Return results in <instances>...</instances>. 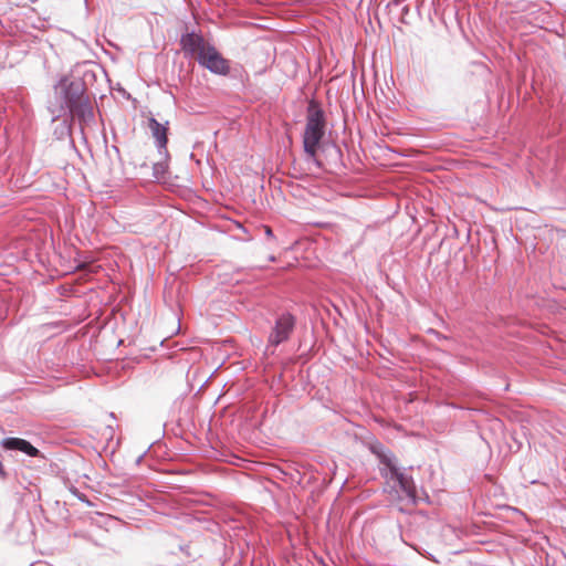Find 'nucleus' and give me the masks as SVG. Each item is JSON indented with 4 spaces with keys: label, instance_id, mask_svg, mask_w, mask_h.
I'll return each mask as SVG.
<instances>
[{
    "label": "nucleus",
    "instance_id": "nucleus-4",
    "mask_svg": "<svg viewBox=\"0 0 566 566\" xmlns=\"http://www.w3.org/2000/svg\"><path fill=\"white\" fill-rule=\"evenodd\" d=\"M296 327V317L289 311H282L274 317V324L268 336V348L277 347L290 340Z\"/></svg>",
    "mask_w": 566,
    "mask_h": 566
},
{
    "label": "nucleus",
    "instance_id": "nucleus-3",
    "mask_svg": "<svg viewBox=\"0 0 566 566\" xmlns=\"http://www.w3.org/2000/svg\"><path fill=\"white\" fill-rule=\"evenodd\" d=\"M326 118L323 108L315 99H311L306 108V125L303 134V148L305 154L315 163L317 167H322L321 161L316 158L317 150L325 135Z\"/></svg>",
    "mask_w": 566,
    "mask_h": 566
},
{
    "label": "nucleus",
    "instance_id": "nucleus-12",
    "mask_svg": "<svg viewBox=\"0 0 566 566\" xmlns=\"http://www.w3.org/2000/svg\"><path fill=\"white\" fill-rule=\"evenodd\" d=\"M265 235L268 238H273V231L270 227H265Z\"/></svg>",
    "mask_w": 566,
    "mask_h": 566
},
{
    "label": "nucleus",
    "instance_id": "nucleus-11",
    "mask_svg": "<svg viewBox=\"0 0 566 566\" xmlns=\"http://www.w3.org/2000/svg\"><path fill=\"white\" fill-rule=\"evenodd\" d=\"M0 476L1 479L6 480L8 478V473L2 464V462L0 461Z\"/></svg>",
    "mask_w": 566,
    "mask_h": 566
},
{
    "label": "nucleus",
    "instance_id": "nucleus-7",
    "mask_svg": "<svg viewBox=\"0 0 566 566\" xmlns=\"http://www.w3.org/2000/svg\"><path fill=\"white\" fill-rule=\"evenodd\" d=\"M168 122L161 124L155 117L148 118V128L151 132V136L155 138L158 155L165 157H167L168 150Z\"/></svg>",
    "mask_w": 566,
    "mask_h": 566
},
{
    "label": "nucleus",
    "instance_id": "nucleus-8",
    "mask_svg": "<svg viewBox=\"0 0 566 566\" xmlns=\"http://www.w3.org/2000/svg\"><path fill=\"white\" fill-rule=\"evenodd\" d=\"M1 447L10 451H21L29 457H38L40 451L31 442L22 438L8 437L1 441Z\"/></svg>",
    "mask_w": 566,
    "mask_h": 566
},
{
    "label": "nucleus",
    "instance_id": "nucleus-1",
    "mask_svg": "<svg viewBox=\"0 0 566 566\" xmlns=\"http://www.w3.org/2000/svg\"><path fill=\"white\" fill-rule=\"evenodd\" d=\"M93 72H85L83 77L63 76L54 86L55 95L60 101V108L67 112L72 120H77L81 133L84 135V126H90L95 120L94 108L87 93V78H94Z\"/></svg>",
    "mask_w": 566,
    "mask_h": 566
},
{
    "label": "nucleus",
    "instance_id": "nucleus-9",
    "mask_svg": "<svg viewBox=\"0 0 566 566\" xmlns=\"http://www.w3.org/2000/svg\"><path fill=\"white\" fill-rule=\"evenodd\" d=\"M160 159L153 165V176L155 179L160 180L165 178L168 170L169 151L167 150V157L159 156Z\"/></svg>",
    "mask_w": 566,
    "mask_h": 566
},
{
    "label": "nucleus",
    "instance_id": "nucleus-13",
    "mask_svg": "<svg viewBox=\"0 0 566 566\" xmlns=\"http://www.w3.org/2000/svg\"><path fill=\"white\" fill-rule=\"evenodd\" d=\"M334 150H335V153L337 154V156H338V157H340V156H342V151H340V148H339V147L334 146Z\"/></svg>",
    "mask_w": 566,
    "mask_h": 566
},
{
    "label": "nucleus",
    "instance_id": "nucleus-15",
    "mask_svg": "<svg viewBox=\"0 0 566 566\" xmlns=\"http://www.w3.org/2000/svg\"><path fill=\"white\" fill-rule=\"evenodd\" d=\"M269 260H270V261H274V260H275V258H274L273 255H271V256H269Z\"/></svg>",
    "mask_w": 566,
    "mask_h": 566
},
{
    "label": "nucleus",
    "instance_id": "nucleus-5",
    "mask_svg": "<svg viewBox=\"0 0 566 566\" xmlns=\"http://www.w3.org/2000/svg\"><path fill=\"white\" fill-rule=\"evenodd\" d=\"M200 66L207 69L210 73L221 76L237 77V71L232 70L230 61L217 50L214 45L206 46V50L198 56Z\"/></svg>",
    "mask_w": 566,
    "mask_h": 566
},
{
    "label": "nucleus",
    "instance_id": "nucleus-2",
    "mask_svg": "<svg viewBox=\"0 0 566 566\" xmlns=\"http://www.w3.org/2000/svg\"><path fill=\"white\" fill-rule=\"evenodd\" d=\"M371 451L381 464L379 469L380 475L388 481L396 482L409 502L416 504L418 497L413 479L405 472V469L399 468L396 455L382 446L374 447Z\"/></svg>",
    "mask_w": 566,
    "mask_h": 566
},
{
    "label": "nucleus",
    "instance_id": "nucleus-10",
    "mask_svg": "<svg viewBox=\"0 0 566 566\" xmlns=\"http://www.w3.org/2000/svg\"><path fill=\"white\" fill-rule=\"evenodd\" d=\"M74 122L75 120L72 119L70 122L67 119H63L61 123H59L53 132V135L56 137V139L63 140L66 137H71L72 125Z\"/></svg>",
    "mask_w": 566,
    "mask_h": 566
},
{
    "label": "nucleus",
    "instance_id": "nucleus-14",
    "mask_svg": "<svg viewBox=\"0 0 566 566\" xmlns=\"http://www.w3.org/2000/svg\"><path fill=\"white\" fill-rule=\"evenodd\" d=\"M145 453L140 454L137 460H136V463L139 464L144 458Z\"/></svg>",
    "mask_w": 566,
    "mask_h": 566
},
{
    "label": "nucleus",
    "instance_id": "nucleus-6",
    "mask_svg": "<svg viewBox=\"0 0 566 566\" xmlns=\"http://www.w3.org/2000/svg\"><path fill=\"white\" fill-rule=\"evenodd\" d=\"M211 45L207 43L202 34L196 31H187L180 36V46L186 56H200V53L206 50V46Z\"/></svg>",
    "mask_w": 566,
    "mask_h": 566
}]
</instances>
